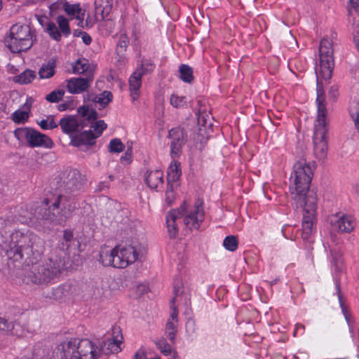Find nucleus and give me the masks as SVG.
<instances>
[{"instance_id": "2", "label": "nucleus", "mask_w": 359, "mask_h": 359, "mask_svg": "<svg viewBox=\"0 0 359 359\" xmlns=\"http://www.w3.org/2000/svg\"><path fill=\"white\" fill-rule=\"evenodd\" d=\"M312 177L313 168L306 160L301 159L294 165L290 179V194L292 205L302 210V237L305 241L310 238L316 219L317 194L309 189Z\"/></svg>"}, {"instance_id": "45", "label": "nucleus", "mask_w": 359, "mask_h": 359, "mask_svg": "<svg viewBox=\"0 0 359 359\" xmlns=\"http://www.w3.org/2000/svg\"><path fill=\"white\" fill-rule=\"evenodd\" d=\"M175 200V193L174 191L173 184H167V189L165 191V202L168 205H171Z\"/></svg>"}, {"instance_id": "59", "label": "nucleus", "mask_w": 359, "mask_h": 359, "mask_svg": "<svg viewBox=\"0 0 359 359\" xmlns=\"http://www.w3.org/2000/svg\"><path fill=\"white\" fill-rule=\"evenodd\" d=\"M69 104L68 103H62L58 105L59 111H65L68 109Z\"/></svg>"}, {"instance_id": "46", "label": "nucleus", "mask_w": 359, "mask_h": 359, "mask_svg": "<svg viewBox=\"0 0 359 359\" xmlns=\"http://www.w3.org/2000/svg\"><path fill=\"white\" fill-rule=\"evenodd\" d=\"M337 290L338 298H339V304H340V306H341L342 313H343V314H344V317H345L348 324L350 325V323H351V316L348 314V311H347L345 305L344 304V303L342 302V297H341V293H340V291H339V287L338 285H337Z\"/></svg>"}, {"instance_id": "60", "label": "nucleus", "mask_w": 359, "mask_h": 359, "mask_svg": "<svg viewBox=\"0 0 359 359\" xmlns=\"http://www.w3.org/2000/svg\"><path fill=\"white\" fill-rule=\"evenodd\" d=\"M79 31L80 30H75L74 32V36H81V34H79Z\"/></svg>"}, {"instance_id": "47", "label": "nucleus", "mask_w": 359, "mask_h": 359, "mask_svg": "<svg viewBox=\"0 0 359 359\" xmlns=\"http://www.w3.org/2000/svg\"><path fill=\"white\" fill-rule=\"evenodd\" d=\"M66 292L64 286H57L53 289L52 297L56 300H60L66 294Z\"/></svg>"}, {"instance_id": "51", "label": "nucleus", "mask_w": 359, "mask_h": 359, "mask_svg": "<svg viewBox=\"0 0 359 359\" xmlns=\"http://www.w3.org/2000/svg\"><path fill=\"white\" fill-rule=\"evenodd\" d=\"M13 219L10 218L0 217V233H2L4 229L11 226Z\"/></svg>"}, {"instance_id": "8", "label": "nucleus", "mask_w": 359, "mask_h": 359, "mask_svg": "<svg viewBox=\"0 0 359 359\" xmlns=\"http://www.w3.org/2000/svg\"><path fill=\"white\" fill-rule=\"evenodd\" d=\"M11 250L8 255H13L15 261L25 259V249L28 243H32V248L36 253H43L44 244L42 239L30 231L17 230L11 234Z\"/></svg>"}, {"instance_id": "63", "label": "nucleus", "mask_w": 359, "mask_h": 359, "mask_svg": "<svg viewBox=\"0 0 359 359\" xmlns=\"http://www.w3.org/2000/svg\"><path fill=\"white\" fill-rule=\"evenodd\" d=\"M2 8V1L1 0H0V11L1 10Z\"/></svg>"}, {"instance_id": "12", "label": "nucleus", "mask_w": 359, "mask_h": 359, "mask_svg": "<svg viewBox=\"0 0 359 359\" xmlns=\"http://www.w3.org/2000/svg\"><path fill=\"white\" fill-rule=\"evenodd\" d=\"M65 196H68V199L71 200V195L76 196V193L83 188L81 175L77 170H72L69 171L64 178L62 185Z\"/></svg>"}, {"instance_id": "32", "label": "nucleus", "mask_w": 359, "mask_h": 359, "mask_svg": "<svg viewBox=\"0 0 359 359\" xmlns=\"http://www.w3.org/2000/svg\"><path fill=\"white\" fill-rule=\"evenodd\" d=\"M348 20L354 22L356 16L359 17V0H349Z\"/></svg>"}, {"instance_id": "49", "label": "nucleus", "mask_w": 359, "mask_h": 359, "mask_svg": "<svg viewBox=\"0 0 359 359\" xmlns=\"http://www.w3.org/2000/svg\"><path fill=\"white\" fill-rule=\"evenodd\" d=\"M63 239L64 241H65V244L63 243V248H66V249H68L69 245V242L72 241V240L73 239V233L69 231V230H65L63 231Z\"/></svg>"}, {"instance_id": "1", "label": "nucleus", "mask_w": 359, "mask_h": 359, "mask_svg": "<svg viewBox=\"0 0 359 359\" xmlns=\"http://www.w3.org/2000/svg\"><path fill=\"white\" fill-rule=\"evenodd\" d=\"M336 36L337 34L332 32L330 36H326L320 41L319 46V65L316 68L318 114L314 123L313 144L314 155L319 160H324L326 158L328 149L327 137V111L325 104V92L319 82V79H321L327 81L332 77L334 67L333 40Z\"/></svg>"}, {"instance_id": "64", "label": "nucleus", "mask_w": 359, "mask_h": 359, "mask_svg": "<svg viewBox=\"0 0 359 359\" xmlns=\"http://www.w3.org/2000/svg\"><path fill=\"white\" fill-rule=\"evenodd\" d=\"M173 359H179V358L177 355H174Z\"/></svg>"}, {"instance_id": "26", "label": "nucleus", "mask_w": 359, "mask_h": 359, "mask_svg": "<svg viewBox=\"0 0 359 359\" xmlns=\"http://www.w3.org/2000/svg\"><path fill=\"white\" fill-rule=\"evenodd\" d=\"M0 332L3 334H17L14 323L0 316Z\"/></svg>"}, {"instance_id": "40", "label": "nucleus", "mask_w": 359, "mask_h": 359, "mask_svg": "<svg viewBox=\"0 0 359 359\" xmlns=\"http://www.w3.org/2000/svg\"><path fill=\"white\" fill-rule=\"evenodd\" d=\"M112 258H114V249L111 250L109 253L107 252H101L100 253L99 261L104 266H111L114 267V262H112Z\"/></svg>"}, {"instance_id": "34", "label": "nucleus", "mask_w": 359, "mask_h": 359, "mask_svg": "<svg viewBox=\"0 0 359 359\" xmlns=\"http://www.w3.org/2000/svg\"><path fill=\"white\" fill-rule=\"evenodd\" d=\"M59 28L65 36H68L71 33L69 21L63 15H58L56 18Z\"/></svg>"}, {"instance_id": "55", "label": "nucleus", "mask_w": 359, "mask_h": 359, "mask_svg": "<svg viewBox=\"0 0 359 359\" xmlns=\"http://www.w3.org/2000/svg\"><path fill=\"white\" fill-rule=\"evenodd\" d=\"M140 68H142L144 69L145 74L147 72L152 71L154 69V65L151 63L149 62L147 64H142Z\"/></svg>"}, {"instance_id": "37", "label": "nucleus", "mask_w": 359, "mask_h": 359, "mask_svg": "<svg viewBox=\"0 0 359 359\" xmlns=\"http://www.w3.org/2000/svg\"><path fill=\"white\" fill-rule=\"evenodd\" d=\"M129 44V39L125 34H121L119 36L117 45H116V53L118 55H123Z\"/></svg>"}, {"instance_id": "33", "label": "nucleus", "mask_w": 359, "mask_h": 359, "mask_svg": "<svg viewBox=\"0 0 359 359\" xmlns=\"http://www.w3.org/2000/svg\"><path fill=\"white\" fill-rule=\"evenodd\" d=\"M125 149L124 144L120 139L114 138L110 140L108 150L111 153H120Z\"/></svg>"}, {"instance_id": "17", "label": "nucleus", "mask_w": 359, "mask_h": 359, "mask_svg": "<svg viewBox=\"0 0 359 359\" xmlns=\"http://www.w3.org/2000/svg\"><path fill=\"white\" fill-rule=\"evenodd\" d=\"M120 249L121 257L125 259L126 266L137 260L139 257L143 255L144 251L140 245L120 247Z\"/></svg>"}, {"instance_id": "3", "label": "nucleus", "mask_w": 359, "mask_h": 359, "mask_svg": "<svg viewBox=\"0 0 359 359\" xmlns=\"http://www.w3.org/2000/svg\"><path fill=\"white\" fill-rule=\"evenodd\" d=\"M204 208L203 202L198 201L195 206L187 209L186 202H183L180 207L169 211L166 215V224L169 236L174 238L178 233V224L183 218V223L186 228L192 230L198 229L204 220Z\"/></svg>"}, {"instance_id": "9", "label": "nucleus", "mask_w": 359, "mask_h": 359, "mask_svg": "<svg viewBox=\"0 0 359 359\" xmlns=\"http://www.w3.org/2000/svg\"><path fill=\"white\" fill-rule=\"evenodd\" d=\"M33 32L27 25L16 24L10 29V33L4 39L6 46L13 53L29 50L34 43Z\"/></svg>"}, {"instance_id": "13", "label": "nucleus", "mask_w": 359, "mask_h": 359, "mask_svg": "<svg viewBox=\"0 0 359 359\" xmlns=\"http://www.w3.org/2000/svg\"><path fill=\"white\" fill-rule=\"evenodd\" d=\"M93 80L94 76L91 73L88 76L67 79L63 86L71 94H80L88 90Z\"/></svg>"}, {"instance_id": "52", "label": "nucleus", "mask_w": 359, "mask_h": 359, "mask_svg": "<svg viewBox=\"0 0 359 359\" xmlns=\"http://www.w3.org/2000/svg\"><path fill=\"white\" fill-rule=\"evenodd\" d=\"M353 35L355 46L357 49L359 50V23L358 25H355V22H353Z\"/></svg>"}, {"instance_id": "56", "label": "nucleus", "mask_w": 359, "mask_h": 359, "mask_svg": "<svg viewBox=\"0 0 359 359\" xmlns=\"http://www.w3.org/2000/svg\"><path fill=\"white\" fill-rule=\"evenodd\" d=\"M304 329H305V327H304V325H302V324H299V323H298V324H297V325H296V326H295V330H294V333H293L294 337H295V336H296L297 332L299 330H302V331H304Z\"/></svg>"}, {"instance_id": "61", "label": "nucleus", "mask_w": 359, "mask_h": 359, "mask_svg": "<svg viewBox=\"0 0 359 359\" xmlns=\"http://www.w3.org/2000/svg\"><path fill=\"white\" fill-rule=\"evenodd\" d=\"M330 253H331L332 256L333 257L332 262H334L335 261V259H337V255H334L332 250L330 251Z\"/></svg>"}, {"instance_id": "19", "label": "nucleus", "mask_w": 359, "mask_h": 359, "mask_svg": "<svg viewBox=\"0 0 359 359\" xmlns=\"http://www.w3.org/2000/svg\"><path fill=\"white\" fill-rule=\"evenodd\" d=\"M113 0H95V16L102 20L109 15L112 9Z\"/></svg>"}, {"instance_id": "43", "label": "nucleus", "mask_w": 359, "mask_h": 359, "mask_svg": "<svg viewBox=\"0 0 359 359\" xmlns=\"http://www.w3.org/2000/svg\"><path fill=\"white\" fill-rule=\"evenodd\" d=\"M170 103L175 108L183 107L187 104V100L185 97H179L175 94H172L170 96Z\"/></svg>"}, {"instance_id": "14", "label": "nucleus", "mask_w": 359, "mask_h": 359, "mask_svg": "<svg viewBox=\"0 0 359 359\" xmlns=\"http://www.w3.org/2000/svg\"><path fill=\"white\" fill-rule=\"evenodd\" d=\"M168 138L170 142V155L172 158L179 156L181 154L182 146L187 141V135L183 128H174L169 130Z\"/></svg>"}, {"instance_id": "4", "label": "nucleus", "mask_w": 359, "mask_h": 359, "mask_svg": "<svg viewBox=\"0 0 359 359\" xmlns=\"http://www.w3.org/2000/svg\"><path fill=\"white\" fill-rule=\"evenodd\" d=\"M100 351L88 339L72 338L57 348V359H98Z\"/></svg>"}, {"instance_id": "27", "label": "nucleus", "mask_w": 359, "mask_h": 359, "mask_svg": "<svg viewBox=\"0 0 359 359\" xmlns=\"http://www.w3.org/2000/svg\"><path fill=\"white\" fill-rule=\"evenodd\" d=\"M180 78L186 83H191L194 80L193 69L187 65H181L179 68Z\"/></svg>"}, {"instance_id": "41", "label": "nucleus", "mask_w": 359, "mask_h": 359, "mask_svg": "<svg viewBox=\"0 0 359 359\" xmlns=\"http://www.w3.org/2000/svg\"><path fill=\"white\" fill-rule=\"evenodd\" d=\"M155 344L161 352L165 355H168L171 353V347L164 338L156 340Z\"/></svg>"}, {"instance_id": "23", "label": "nucleus", "mask_w": 359, "mask_h": 359, "mask_svg": "<svg viewBox=\"0 0 359 359\" xmlns=\"http://www.w3.org/2000/svg\"><path fill=\"white\" fill-rule=\"evenodd\" d=\"M180 164L176 161L171 163L168 169L167 184L176 182L181 176Z\"/></svg>"}, {"instance_id": "6", "label": "nucleus", "mask_w": 359, "mask_h": 359, "mask_svg": "<svg viewBox=\"0 0 359 359\" xmlns=\"http://www.w3.org/2000/svg\"><path fill=\"white\" fill-rule=\"evenodd\" d=\"M78 113L82 118L88 121L90 129L81 133L79 135L72 137L70 144L79 147L81 146H92L95 144V139L99 137L104 130L107 128V124L104 121H96L97 114L95 110L83 106L78 109Z\"/></svg>"}, {"instance_id": "15", "label": "nucleus", "mask_w": 359, "mask_h": 359, "mask_svg": "<svg viewBox=\"0 0 359 359\" xmlns=\"http://www.w3.org/2000/svg\"><path fill=\"white\" fill-rule=\"evenodd\" d=\"M330 222L332 230L339 232L348 233L353 231L355 227L354 219L348 215H332L330 218Z\"/></svg>"}, {"instance_id": "36", "label": "nucleus", "mask_w": 359, "mask_h": 359, "mask_svg": "<svg viewBox=\"0 0 359 359\" xmlns=\"http://www.w3.org/2000/svg\"><path fill=\"white\" fill-rule=\"evenodd\" d=\"M224 247L229 251L233 252L238 248V238L235 236H228L223 241Z\"/></svg>"}, {"instance_id": "38", "label": "nucleus", "mask_w": 359, "mask_h": 359, "mask_svg": "<svg viewBox=\"0 0 359 359\" xmlns=\"http://www.w3.org/2000/svg\"><path fill=\"white\" fill-rule=\"evenodd\" d=\"M177 326V323H176V322H172L170 320H168L165 325V333L167 337L171 341H174L175 340Z\"/></svg>"}, {"instance_id": "25", "label": "nucleus", "mask_w": 359, "mask_h": 359, "mask_svg": "<svg viewBox=\"0 0 359 359\" xmlns=\"http://www.w3.org/2000/svg\"><path fill=\"white\" fill-rule=\"evenodd\" d=\"M35 72L30 69H26L20 74L15 76L13 80L15 83L20 84H27L31 83L35 79Z\"/></svg>"}, {"instance_id": "31", "label": "nucleus", "mask_w": 359, "mask_h": 359, "mask_svg": "<svg viewBox=\"0 0 359 359\" xmlns=\"http://www.w3.org/2000/svg\"><path fill=\"white\" fill-rule=\"evenodd\" d=\"M349 113L355 129L359 132V103L353 102L350 106Z\"/></svg>"}, {"instance_id": "50", "label": "nucleus", "mask_w": 359, "mask_h": 359, "mask_svg": "<svg viewBox=\"0 0 359 359\" xmlns=\"http://www.w3.org/2000/svg\"><path fill=\"white\" fill-rule=\"evenodd\" d=\"M328 94L330 100H331L332 102H336L339 96L338 88L335 86H331L329 90Z\"/></svg>"}, {"instance_id": "44", "label": "nucleus", "mask_w": 359, "mask_h": 359, "mask_svg": "<svg viewBox=\"0 0 359 359\" xmlns=\"http://www.w3.org/2000/svg\"><path fill=\"white\" fill-rule=\"evenodd\" d=\"M28 113L25 111L16 110L12 114V119L15 123H24L28 119Z\"/></svg>"}, {"instance_id": "54", "label": "nucleus", "mask_w": 359, "mask_h": 359, "mask_svg": "<svg viewBox=\"0 0 359 359\" xmlns=\"http://www.w3.org/2000/svg\"><path fill=\"white\" fill-rule=\"evenodd\" d=\"M172 313H171V315H170V320L172 322H176V323H178V320H177V315H178V311L177 310V309L175 307H172Z\"/></svg>"}, {"instance_id": "11", "label": "nucleus", "mask_w": 359, "mask_h": 359, "mask_svg": "<svg viewBox=\"0 0 359 359\" xmlns=\"http://www.w3.org/2000/svg\"><path fill=\"white\" fill-rule=\"evenodd\" d=\"M86 125L85 119L82 116L72 115L65 116L58 123L62 131L68 135L71 140L76 136V133H79ZM79 135L77 134V135Z\"/></svg>"}, {"instance_id": "20", "label": "nucleus", "mask_w": 359, "mask_h": 359, "mask_svg": "<svg viewBox=\"0 0 359 359\" xmlns=\"http://www.w3.org/2000/svg\"><path fill=\"white\" fill-rule=\"evenodd\" d=\"M62 8L69 16L72 18L74 17L80 20L81 22H83L84 11L81 9L79 4H72L67 1H65L62 3Z\"/></svg>"}, {"instance_id": "18", "label": "nucleus", "mask_w": 359, "mask_h": 359, "mask_svg": "<svg viewBox=\"0 0 359 359\" xmlns=\"http://www.w3.org/2000/svg\"><path fill=\"white\" fill-rule=\"evenodd\" d=\"M145 182L151 189L158 191L163 187V173L160 170L147 171L145 174Z\"/></svg>"}, {"instance_id": "62", "label": "nucleus", "mask_w": 359, "mask_h": 359, "mask_svg": "<svg viewBox=\"0 0 359 359\" xmlns=\"http://www.w3.org/2000/svg\"><path fill=\"white\" fill-rule=\"evenodd\" d=\"M138 287H139V289H142V288L143 290H146V287L144 285H140Z\"/></svg>"}, {"instance_id": "7", "label": "nucleus", "mask_w": 359, "mask_h": 359, "mask_svg": "<svg viewBox=\"0 0 359 359\" xmlns=\"http://www.w3.org/2000/svg\"><path fill=\"white\" fill-rule=\"evenodd\" d=\"M64 266L65 261L53 255L39 264L33 266L26 277L34 284H47L60 276Z\"/></svg>"}, {"instance_id": "48", "label": "nucleus", "mask_w": 359, "mask_h": 359, "mask_svg": "<svg viewBox=\"0 0 359 359\" xmlns=\"http://www.w3.org/2000/svg\"><path fill=\"white\" fill-rule=\"evenodd\" d=\"M132 148L129 147L125 154L121 157L120 161L121 163L128 165L131 162L132 160Z\"/></svg>"}, {"instance_id": "29", "label": "nucleus", "mask_w": 359, "mask_h": 359, "mask_svg": "<svg viewBox=\"0 0 359 359\" xmlns=\"http://www.w3.org/2000/svg\"><path fill=\"white\" fill-rule=\"evenodd\" d=\"M38 125L43 130H53L58 127V123L55 121V116L50 115L46 118L37 121Z\"/></svg>"}, {"instance_id": "16", "label": "nucleus", "mask_w": 359, "mask_h": 359, "mask_svg": "<svg viewBox=\"0 0 359 359\" xmlns=\"http://www.w3.org/2000/svg\"><path fill=\"white\" fill-rule=\"evenodd\" d=\"M144 74L142 68L136 69L129 78V90L130 97L133 101L137 100L140 95L142 86V77Z\"/></svg>"}, {"instance_id": "30", "label": "nucleus", "mask_w": 359, "mask_h": 359, "mask_svg": "<svg viewBox=\"0 0 359 359\" xmlns=\"http://www.w3.org/2000/svg\"><path fill=\"white\" fill-rule=\"evenodd\" d=\"M112 262H114V267L123 269L126 267V260L121 255V249L119 246H116L114 248V258H112Z\"/></svg>"}, {"instance_id": "57", "label": "nucleus", "mask_w": 359, "mask_h": 359, "mask_svg": "<svg viewBox=\"0 0 359 359\" xmlns=\"http://www.w3.org/2000/svg\"><path fill=\"white\" fill-rule=\"evenodd\" d=\"M135 359H145V353L144 351H139L135 355Z\"/></svg>"}, {"instance_id": "28", "label": "nucleus", "mask_w": 359, "mask_h": 359, "mask_svg": "<svg viewBox=\"0 0 359 359\" xmlns=\"http://www.w3.org/2000/svg\"><path fill=\"white\" fill-rule=\"evenodd\" d=\"M113 98V95L110 91L105 90L101 94L96 95L92 100L93 102L98 103L102 107H105Z\"/></svg>"}, {"instance_id": "35", "label": "nucleus", "mask_w": 359, "mask_h": 359, "mask_svg": "<svg viewBox=\"0 0 359 359\" xmlns=\"http://www.w3.org/2000/svg\"><path fill=\"white\" fill-rule=\"evenodd\" d=\"M46 31L54 40L58 41L61 39V34L54 22H48L46 28Z\"/></svg>"}, {"instance_id": "21", "label": "nucleus", "mask_w": 359, "mask_h": 359, "mask_svg": "<svg viewBox=\"0 0 359 359\" xmlns=\"http://www.w3.org/2000/svg\"><path fill=\"white\" fill-rule=\"evenodd\" d=\"M72 70L74 74H86V76H88L91 73L94 76L95 68L90 66L86 59L83 58L79 59L74 62Z\"/></svg>"}, {"instance_id": "42", "label": "nucleus", "mask_w": 359, "mask_h": 359, "mask_svg": "<svg viewBox=\"0 0 359 359\" xmlns=\"http://www.w3.org/2000/svg\"><path fill=\"white\" fill-rule=\"evenodd\" d=\"M32 243H28L27 248L25 249V259H29L30 262H33L34 259H37L42 253H36L32 248Z\"/></svg>"}, {"instance_id": "58", "label": "nucleus", "mask_w": 359, "mask_h": 359, "mask_svg": "<svg viewBox=\"0 0 359 359\" xmlns=\"http://www.w3.org/2000/svg\"><path fill=\"white\" fill-rule=\"evenodd\" d=\"M286 226H284L283 227V229H282V231H282L283 236L285 238H287V239H290V240H292H292H294V238L292 236H288V235L287 234V233H286Z\"/></svg>"}, {"instance_id": "53", "label": "nucleus", "mask_w": 359, "mask_h": 359, "mask_svg": "<svg viewBox=\"0 0 359 359\" xmlns=\"http://www.w3.org/2000/svg\"><path fill=\"white\" fill-rule=\"evenodd\" d=\"M79 34H81L83 42L86 45H89L91 43L92 39L88 34H87L85 32H82V31H79Z\"/></svg>"}, {"instance_id": "39", "label": "nucleus", "mask_w": 359, "mask_h": 359, "mask_svg": "<svg viewBox=\"0 0 359 359\" xmlns=\"http://www.w3.org/2000/svg\"><path fill=\"white\" fill-rule=\"evenodd\" d=\"M64 95L65 90L63 89L55 90L46 95V100L49 102H58L62 100Z\"/></svg>"}, {"instance_id": "10", "label": "nucleus", "mask_w": 359, "mask_h": 359, "mask_svg": "<svg viewBox=\"0 0 359 359\" xmlns=\"http://www.w3.org/2000/svg\"><path fill=\"white\" fill-rule=\"evenodd\" d=\"M15 137L21 142H27L31 147L52 148L53 140L46 135L29 128H20L14 131Z\"/></svg>"}, {"instance_id": "5", "label": "nucleus", "mask_w": 359, "mask_h": 359, "mask_svg": "<svg viewBox=\"0 0 359 359\" xmlns=\"http://www.w3.org/2000/svg\"><path fill=\"white\" fill-rule=\"evenodd\" d=\"M48 200L45 199L44 204L38 210V217L62 226L76 208L74 199L72 201L68 199L67 196L63 194H60L48 208Z\"/></svg>"}, {"instance_id": "22", "label": "nucleus", "mask_w": 359, "mask_h": 359, "mask_svg": "<svg viewBox=\"0 0 359 359\" xmlns=\"http://www.w3.org/2000/svg\"><path fill=\"white\" fill-rule=\"evenodd\" d=\"M121 339H122V337H121ZM121 344V339H118V337L108 339L104 343L102 351L106 354L117 353L121 350L120 347Z\"/></svg>"}, {"instance_id": "24", "label": "nucleus", "mask_w": 359, "mask_h": 359, "mask_svg": "<svg viewBox=\"0 0 359 359\" xmlns=\"http://www.w3.org/2000/svg\"><path fill=\"white\" fill-rule=\"evenodd\" d=\"M55 60H49L46 64H43L39 70L40 79H50L55 74Z\"/></svg>"}]
</instances>
